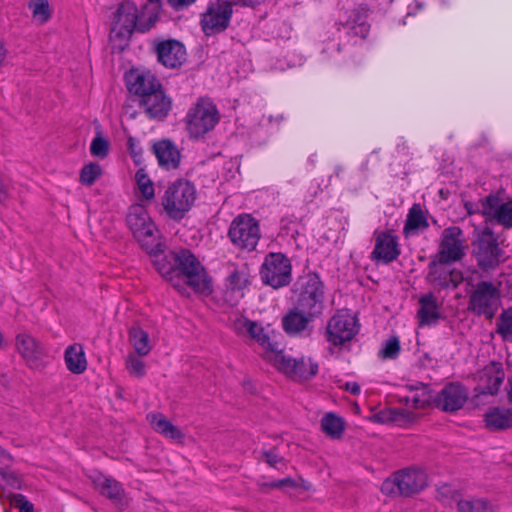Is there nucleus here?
I'll list each match as a JSON object with an SVG mask.
<instances>
[{"instance_id":"nucleus-1","label":"nucleus","mask_w":512,"mask_h":512,"mask_svg":"<svg viewBox=\"0 0 512 512\" xmlns=\"http://www.w3.org/2000/svg\"><path fill=\"white\" fill-rule=\"evenodd\" d=\"M172 258L175 259L179 272L177 281L174 282V288L181 294L186 293L187 287L197 293L208 294L212 291L211 281L193 253L187 249H180Z\"/></svg>"},{"instance_id":"nucleus-2","label":"nucleus","mask_w":512,"mask_h":512,"mask_svg":"<svg viewBox=\"0 0 512 512\" xmlns=\"http://www.w3.org/2000/svg\"><path fill=\"white\" fill-rule=\"evenodd\" d=\"M220 121V113L215 103L208 97H200L193 103L184 118L190 138L199 139L212 131Z\"/></svg>"},{"instance_id":"nucleus-3","label":"nucleus","mask_w":512,"mask_h":512,"mask_svg":"<svg viewBox=\"0 0 512 512\" xmlns=\"http://www.w3.org/2000/svg\"><path fill=\"white\" fill-rule=\"evenodd\" d=\"M297 296L295 307L302 312H310L316 316L324 307V283L316 272H308L299 276L293 285Z\"/></svg>"},{"instance_id":"nucleus-4","label":"nucleus","mask_w":512,"mask_h":512,"mask_svg":"<svg viewBox=\"0 0 512 512\" xmlns=\"http://www.w3.org/2000/svg\"><path fill=\"white\" fill-rule=\"evenodd\" d=\"M263 356L266 362L296 382L308 381L318 372V363L307 354H263Z\"/></svg>"},{"instance_id":"nucleus-5","label":"nucleus","mask_w":512,"mask_h":512,"mask_svg":"<svg viewBox=\"0 0 512 512\" xmlns=\"http://www.w3.org/2000/svg\"><path fill=\"white\" fill-rule=\"evenodd\" d=\"M196 195L195 186L190 181L177 179L167 186L161 205L170 218L181 220L193 206Z\"/></svg>"},{"instance_id":"nucleus-6","label":"nucleus","mask_w":512,"mask_h":512,"mask_svg":"<svg viewBox=\"0 0 512 512\" xmlns=\"http://www.w3.org/2000/svg\"><path fill=\"white\" fill-rule=\"evenodd\" d=\"M147 17L133 2H124L119 5L112 22L111 39L128 40L134 30L144 33L148 30L141 29V22H146Z\"/></svg>"},{"instance_id":"nucleus-7","label":"nucleus","mask_w":512,"mask_h":512,"mask_svg":"<svg viewBox=\"0 0 512 512\" xmlns=\"http://www.w3.org/2000/svg\"><path fill=\"white\" fill-rule=\"evenodd\" d=\"M260 277L264 284L274 289L288 286L292 280V264L283 253H268L260 268Z\"/></svg>"},{"instance_id":"nucleus-8","label":"nucleus","mask_w":512,"mask_h":512,"mask_svg":"<svg viewBox=\"0 0 512 512\" xmlns=\"http://www.w3.org/2000/svg\"><path fill=\"white\" fill-rule=\"evenodd\" d=\"M472 246L473 255L481 269H494L501 262L504 252L490 227L486 226L477 231Z\"/></svg>"},{"instance_id":"nucleus-9","label":"nucleus","mask_w":512,"mask_h":512,"mask_svg":"<svg viewBox=\"0 0 512 512\" xmlns=\"http://www.w3.org/2000/svg\"><path fill=\"white\" fill-rule=\"evenodd\" d=\"M500 304L499 288L490 281H481L469 296L468 310L478 316L492 319Z\"/></svg>"},{"instance_id":"nucleus-10","label":"nucleus","mask_w":512,"mask_h":512,"mask_svg":"<svg viewBox=\"0 0 512 512\" xmlns=\"http://www.w3.org/2000/svg\"><path fill=\"white\" fill-rule=\"evenodd\" d=\"M261 237L259 222L249 214H240L233 219L228 238L241 250H255Z\"/></svg>"},{"instance_id":"nucleus-11","label":"nucleus","mask_w":512,"mask_h":512,"mask_svg":"<svg viewBox=\"0 0 512 512\" xmlns=\"http://www.w3.org/2000/svg\"><path fill=\"white\" fill-rule=\"evenodd\" d=\"M359 328L356 315L349 310H339L328 321L327 341L334 346L344 345L357 335Z\"/></svg>"},{"instance_id":"nucleus-12","label":"nucleus","mask_w":512,"mask_h":512,"mask_svg":"<svg viewBox=\"0 0 512 512\" xmlns=\"http://www.w3.org/2000/svg\"><path fill=\"white\" fill-rule=\"evenodd\" d=\"M126 222L137 241L151 252L156 241L155 225L147 210L141 205L131 206Z\"/></svg>"},{"instance_id":"nucleus-13","label":"nucleus","mask_w":512,"mask_h":512,"mask_svg":"<svg viewBox=\"0 0 512 512\" xmlns=\"http://www.w3.org/2000/svg\"><path fill=\"white\" fill-rule=\"evenodd\" d=\"M465 256L463 232L458 226L445 228L441 234V241L437 258L440 264H450L460 261Z\"/></svg>"},{"instance_id":"nucleus-14","label":"nucleus","mask_w":512,"mask_h":512,"mask_svg":"<svg viewBox=\"0 0 512 512\" xmlns=\"http://www.w3.org/2000/svg\"><path fill=\"white\" fill-rule=\"evenodd\" d=\"M232 5L228 1L217 0L208 5L201 16V27L206 35L224 31L232 16Z\"/></svg>"},{"instance_id":"nucleus-15","label":"nucleus","mask_w":512,"mask_h":512,"mask_svg":"<svg viewBox=\"0 0 512 512\" xmlns=\"http://www.w3.org/2000/svg\"><path fill=\"white\" fill-rule=\"evenodd\" d=\"M374 249L371 260L375 263L389 264L401 254L399 237L392 230L374 232Z\"/></svg>"},{"instance_id":"nucleus-16","label":"nucleus","mask_w":512,"mask_h":512,"mask_svg":"<svg viewBox=\"0 0 512 512\" xmlns=\"http://www.w3.org/2000/svg\"><path fill=\"white\" fill-rule=\"evenodd\" d=\"M139 107L150 120L163 121L172 109V99L161 86L145 98L139 99Z\"/></svg>"},{"instance_id":"nucleus-17","label":"nucleus","mask_w":512,"mask_h":512,"mask_svg":"<svg viewBox=\"0 0 512 512\" xmlns=\"http://www.w3.org/2000/svg\"><path fill=\"white\" fill-rule=\"evenodd\" d=\"M159 63L169 69L180 68L186 61L185 46L174 39L163 40L155 46Z\"/></svg>"},{"instance_id":"nucleus-18","label":"nucleus","mask_w":512,"mask_h":512,"mask_svg":"<svg viewBox=\"0 0 512 512\" xmlns=\"http://www.w3.org/2000/svg\"><path fill=\"white\" fill-rule=\"evenodd\" d=\"M482 214L505 228H512V201L500 203L498 197L488 195L481 201Z\"/></svg>"},{"instance_id":"nucleus-19","label":"nucleus","mask_w":512,"mask_h":512,"mask_svg":"<svg viewBox=\"0 0 512 512\" xmlns=\"http://www.w3.org/2000/svg\"><path fill=\"white\" fill-rule=\"evenodd\" d=\"M125 78L128 91L139 99L145 98L162 86L156 76L149 71H130Z\"/></svg>"},{"instance_id":"nucleus-20","label":"nucleus","mask_w":512,"mask_h":512,"mask_svg":"<svg viewBox=\"0 0 512 512\" xmlns=\"http://www.w3.org/2000/svg\"><path fill=\"white\" fill-rule=\"evenodd\" d=\"M478 383L475 391L478 395H494L498 392L505 374L500 363L492 361L478 373Z\"/></svg>"},{"instance_id":"nucleus-21","label":"nucleus","mask_w":512,"mask_h":512,"mask_svg":"<svg viewBox=\"0 0 512 512\" xmlns=\"http://www.w3.org/2000/svg\"><path fill=\"white\" fill-rule=\"evenodd\" d=\"M467 398L468 393L462 385L451 383L435 395L434 404L443 411L454 412L462 408Z\"/></svg>"},{"instance_id":"nucleus-22","label":"nucleus","mask_w":512,"mask_h":512,"mask_svg":"<svg viewBox=\"0 0 512 512\" xmlns=\"http://www.w3.org/2000/svg\"><path fill=\"white\" fill-rule=\"evenodd\" d=\"M399 495L410 496L418 493L427 486V474L416 468L397 472Z\"/></svg>"},{"instance_id":"nucleus-23","label":"nucleus","mask_w":512,"mask_h":512,"mask_svg":"<svg viewBox=\"0 0 512 512\" xmlns=\"http://www.w3.org/2000/svg\"><path fill=\"white\" fill-rule=\"evenodd\" d=\"M447 264H440L439 260L432 261L428 266L427 280L440 288H456L462 281V274L458 270H451Z\"/></svg>"},{"instance_id":"nucleus-24","label":"nucleus","mask_w":512,"mask_h":512,"mask_svg":"<svg viewBox=\"0 0 512 512\" xmlns=\"http://www.w3.org/2000/svg\"><path fill=\"white\" fill-rule=\"evenodd\" d=\"M417 319L420 326L436 325L441 318V304L433 293L420 296Z\"/></svg>"},{"instance_id":"nucleus-25","label":"nucleus","mask_w":512,"mask_h":512,"mask_svg":"<svg viewBox=\"0 0 512 512\" xmlns=\"http://www.w3.org/2000/svg\"><path fill=\"white\" fill-rule=\"evenodd\" d=\"M153 152L162 168L167 170L178 168L181 154L171 140L163 139L156 142L153 145Z\"/></svg>"},{"instance_id":"nucleus-26","label":"nucleus","mask_w":512,"mask_h":512,"mask_svg":"<svg viewBox=\"0 0 512 512\" xmlns=\"http://www.w3.org/2000/svg\"><path fill=\"white\" fill-rule=\"evenodd\" d=\"M94 488L103 496L109 498L115 503H121L124 497V489L122 485L99 472H95L89 476Z\"/></svg>"},{"instance_id":"nucleus-27","label":"nucleus","mask_w":512,"mask_h":512,"mask_svg":"<svg viewBox=\"0 0 512 512\" xmlns=\"http://www.w3.org/2000/svg\"><path fill=\"white\" fill-rule=\"evenodd\" d=\"M147 420L152 429L163 437L179 443L184 441V433L181 431V429L175 426L162 413L148 414Z\"/></svg>"},{"instance_id":"nucleus-28","label":"nucleus","mask_w":512,"mask_h":512,"mask_svg":"<svg viewBox=\"0 0 512 512\" xmlns=\"http://www.w3.org/2000/svg\"><path fill=\"white\" fill-rule=\"evenodd\" d=\"M315 317L316 315L310 312H302L294 306L282 318V326L287 334L299 335L307 329Z\"/></svg>"},{"instance_id":"nucleus-29","label":"nucleus","mask_w":512,"mask_h":512,"mask_svg":"<svg viewBox=\"0 0 512 512\" xmlns=\"http://www.w3.org/2000/svg\"><path fill=\"white\" fill-rule=\"evenodd\" d=\"M415 418L414 413L404 408H386L378 412H374L370 416V420L381 424H395L404 426L412 422Z\"/></svg>"},{"instance_id":"nucleus-30","label":"nucleus","mask_w":512,"mask_h":512,"mask_svg":"<svg viewBox=\"0 0 512 512\" xmlns=\"http://www.w3.org/2000/svg\"><path fill=\"white\" fill-rule=\"evenodd\" d=\"M435 395L427 385L409 386L408 393L400 398L406 406L419 409L434 403Z\"/></svg>"},{"instance_id":"nucleus-31","label":"nucleus","mask_w":512,"mask_h":512,"mask_svg":"<svg viewBox=\"0 0 512 512\" xmlns=\"http://www.w3.org/2000/svg\"><path fill=\"white\" fill-rule=\"evenodd\" d=\"M429 227L428 220L420 206V204H413L409 209L405 225L403 227V234L405 237L418 235Z\"/></svg>"},{"instance_id":"nucleus-32","label":"nucleus","mask_w":512,"mask_h":512,"mask_svg":"<svg viewBox=\"0 0 512 512\" xmlns=\"http://www.w3.org/2000/svg\"><path fill=\"white\" fill-rule=\"evenodd\" d=\"M368 9L359 6L350 11L345 27L352 31L353 35L365 39L370 31V25L367 23Z\"/></svg>"},{"instance_id":"nucleus-33","label":"nucleus","mask_w":512,"mask_h":512,"mask_svg":"<svg viewBox=\"0 0 512 512\" xmlns=\"http://www.w3.org/2000/svg\"><path fill=\"white\" fill-rule=\"evenodd\" d=\"M176 255V251L168 254H155L153 264L156 270L174 286L179 274L175 259L172 256Z\"/></svg>"},{"instance_id":"nucleus-34","label":"nucleus","mask_w":512,"mask_h":512,"mask_svg":"<svg viewBox=\"0 0 512 512\" xmlns=\"http://www.w3.org/2000/svg\"><path fill=\"white\" fill-rule=\"evenodd\" d=\"M486 426L491 430L506 429L512 425V409L493 408L485 414Z\"/></svg>"},{"instance_id":"nucleus-35","label":"nucleus","mask_w":512,"mask_h":512,"mask_svg":"<svg viewBox=\"0 0 512 512\" xmlns=\"http://www.w3.org/2000/svg\"><path fill=\"white\" fill-rule=\"evenodd\" d=\"M129 341L135 352H149L154 343L149 333L137 323L129 328Z\"/></svg>"},{"instance_id":"nucleus-36","label":"nucleus","mask_w":512,"mask_h":512,"mask_svg":"<svg viewBox=\"0 0 512 512\" xmlns=\"http://www.w3.org/2000/svg\"><path fill=\"white\" fill-rule=\"evenodd\" d=\"M323 432L332 439H340L345 430V421L335 413H326L321 419Z\"/></svg>"},{"instance_id":"nucleus-37","label":"nucleus","mask_w":512,"mask_h":512,"mask_svg":"<svg viewBox=\"0 0 512 512\" xmlns=\"http://www.w3.org/2000/svg\"><path fill=\"white\" fill-rule=\"evenodd\" d=\"M28 8L31 11L33 20L38 25H44L52 16V10L48 0H30L28 2Z\"/></svg>"},{"instance_id":"nucleus-38","label":"nucleus","mask_w":512,"mask_h":512,"mask_svg":"<svg viewBox=\"0 0 512 512\" xmlns=\"http://www.w3.org/2000/svg\"><path fill=\"white\" fill-rule=\"evenodd\" d=\"M245 327L249 335L256 340L262 347H267L269 352H282L281 349L274 348L270 343V337L265 329L258 323L246 321Z\"/></svg>"},{"instance_id":"nucleus-39","label":"nucleus","mask_w":512,"mask_h":512,"mask_svg":"<svg viewBox=\"0 0 512 512\" xmlns=\"http://www.w3.org/2000/svg\"><path fill=\"white\" fill-rule=\"evenodd\" d=\"M161 9V0H146L141 8L148 20L141 22L142 30H150L158 20L159 11Z\"/></svg>"},{"instance_id":"nucleus-40","label":"nucleus","mask_w":512,"mask_h":512,"mask_svg":"<svg viewBox=\"0 0 512 512\" xmlns=\"http://www.w3.org/2000/svg\"><path fill=\"white\" fill-rule=\"evenodd\" d=\"M455 501L459 512H490L488 503L482 499L457 498Z\"/></svg>"},{"instance_id":"nucleus-41","label":"nucleus","mask_w":512,"mask_h":512,"mask_svg":"<svg viewBox=\"0 0 512 512\" xmlns=\"http://www.w3.org/2000/svg\"><path fill=\"white\" fill-rule=\"evenodd\" d=\"M102 167L94 162L86 164L80 170L79 181L85 186H92L101 176Z\"/></svg>"},{"instance_id":"nucleus-42","label":"nucleus","mask_w":512,"mask_h":512,"mask_svg":"<svg viewBox=\"0 0 512 512\" xmlns=\"http://www.w3.org/2000/svg\"><path fill=\"white\" fill-rule=\"evenodd\" d=\"M135 179L142 197L149 201L154 199V184L150 180L144 169L141 168L136 172Z\"/></svg>"},{"instance_id":"nucleus-43","label":"nucleus","mask_w":512,"mask_h":512,"mask_svg":"<svg viewBox=\"0 0 512 512\" xmlns=\"http://www.w3.org/2000/svg\"><path fill=\"white\" fill-rule=\"evenodd\" d=\"M145 354H129L126 359V368L128 372L135 377H141L146 372Z\"/></svg>"},{"instance_id":"nucleus-44","label":"nucleus","mask_w":512,"mask_h":512,"mask_svg":"<svg viewBox=\"0 0 512 512\" xmlns=\"http://www.w3.org/2000/svg\"><path fill=\"white\" fill-rule=\"evenodd\" d=\"M497 331L504 340H512V308L505 309L501 313L497 323Z\"/></svg>"},{"instance_id":"nucleus-45","label":"nucleus","mask_w":512,"mask_h":512,"mask_svg":"<svg viewBox=\"0 0 512 512\" xmlns=\"http://www.w3.org/2000/svg\"><path fill=\"white\" fill-rule=\"evenodd\" d=\"M68 370L75 374L84 372L87 368L85 354H64Z\"/></svg>"},{"instance_id":"nucleus-46","label":"nucleus","mask_w":512,"mask_h":512,"mask_svg":"<svg viewBox=\"0 0 512 512\" xmlns=\"http://www.w3.org/2000/svg\"><path fill=\"white\" fill-rule=\"evenodd\" d=\"M247 284V272L244 270H234L227 279V286L231 291L241 292Z\"/></svg>"},{"instance_id":"nucleus-47","label":"nucleus","mask_w":512,"mask_h":512,"mask_svg":"<svg viewBox=\"0 0 512 512\" xmlns=\"http://www.w3.org/2000/svg\"><path fill=\"white\" fill-rule=\"evenodd\" d=\"M15 346L18 352H36L39 349L37 341L26 333H20L16 336Z\"/></svg>"},{"instance_id":"nucleus-48","label":"nucleus","mask_w":512,"mask_h":512,"mask_svg":"<svg viewBox=\"0 0 512 512\" xmlns=\"http://www.w3.org/2000/svg\"><path fill=\"white\" fill-rule=\"evenodd\" d=\"M109 152V143L108 141L101 137H95L90 145V153L98 158H105Z\"/></svg>"},{"instance_id":"nucleus-49","label":"nucleus","mask_w":512,"mask_h":512,"mask_svg":"<svg viewBox=\"0 0 512 512\" xmlns=\"http://www.w3.org/2000/svg\"><path fill=\"white\" fill-rule=\"evenodd\" d=\"M127 150L135 164H140L142 162V148L138 145L137 140L132 136L128 137Z\"/></svg>"},{"instance_id":"nucleus-50","label":"nucleus","mask_w":512,"mask_h":512,"mask_svg":"<svg viewBox=\"0 0 512 512\" xmlns=\"http://www.w3.org/2000/svg\"><path fill=\"white\" fill-rule=\"evenodd\" d=\"M381 491L382 493L388 496H394L399 494L397 473H395L392 478H388L382 483Z\"/></svg>"},{"instance_id":"nucleus-51","label":"nucleus","mask_w":512,"mask_h":512,"mask_svg":"<svg viewBox=\"0 0 512 512\" xmlns=\"http://www.w3.org/2000/svg\"><path fill=\"white\" fill-rule=\"evenodd\" d=\"M12 503L20 510V512H33V504L21 494L14 495Z\"/></svg>"},{"instance_id":"nucleus-52","label":"nucleus","mask_w":512,"mask_h":512,"mask_svg":"<svg viewBox=\"0 0 512 512\" xmlns=\"http://www.w3.org/2000/svg\"><path fill=\"white\" fill-rule=\"evenodd\" d=\"M26 364L32 369H41L42 363L38 357V354H22Z\"/></svg>"},{"instance_id":"nucleus-53","label":"nucleus","mask_w":512,"mask_h":512,"mask_svg":"<svg viewBox=\"0 0 512 512\" xmlns=\"http://www.w3.org/2000/svg\"><path fill=\"white\" fill-rule=\"evenodd\" d=\"M400 349L399 340L396 337H392L387 340L385 347L381 352H398Z\"/></svg>"},{"instance_id":"nucleus-54","label":"nucleus","mask_w":512,"mask_h":512,"mask_svg":"<svg viewBox=\"0 0 512 512\" xmlns=\"http://www.w3.org/2000/svg\"><path fill=\"white\" fill-rule=\"evenodd\" d=\"M196 0H168L169 5L175 10H182L192 5Z\"/></svg>"},{"instance_id":"nucleus-55","label":"nucleus","mask_w":512,"mask_h":512,"mask_svg":"<svg viewBox=\"0 0 512 512\" xmlns=\"http://www.w3.org/2000/svg\"><path fill=\"white\" fill-rule=\"evenodd\" d=\"M343 388L353 395H358L361 391L360 386L357 382H346Z\"/></svg>"},{"instance_id":"nucleus-56","label":"nucleus","mask_w":512,"mask_h":512,"mask_svg":"<svg viewBox=\"0 0 512 512\" xmlns=\"http://www.w3.org/2000/svg\"><path fill=\"white\" fill-rule=\"evenodd\" d=\"M264 456H265L267 463L270 464L271 466H276L281 460V458L278 457V455L272 451L265 452Z\"/></svg>"},{"instance_id":"nucleus-57","label":"nucleus","mask_w":512,"mask_h":512,"mask_svg":"<svg viewBox=\"0 0 512 512\" xmlns=\"http://www.w3.org/2000/svg\"><path fill=\"white\" fill-rule=\"evenodd\" d=\"M292 485H293V481L291 478H284V479H281V480L271 483L270 486L273 488H282V487L292 486Z\"/></svg>"},{"instance_id":"nucleus-58","label":"nucleus","mask_w":512,"mask_h":512,"mask_svg":"<svg viewBox=\"0 0 512 512\" xmlns=\"http://www.w3.org/2000/svg\"><path fill=\"white\" fill-rule=\"evenodd\" d=\"M8 184L0 179V202L5 201L9 197Z\"/></svg>"},{"instance_id":"nucleus-59","label":"nucleus","mask_w":512,"mask_h":512,"mask_svg":"<svg viewBox=\"0 0 512 512\" xmlns=\"http://www.w3.org/2000/svg\"><path fill=\"white\" fill-rule=\"evenodd\" d=\"M64 352H66V353L83 352V346L79 343H74V344L67 346Z\"/></svg>"},{"instance_id":"nucleus-60","label":"nucleus","mask_w":512,"mask_h":512,"mask_svg":"<svg viewBox=\"0 0 512 512\" xmlns=\"http://www.w3.org/2000/svg\"><path fill=\"white\" fill-rule=\"evenodd\" d=\"M236 4H242L244 6H255L264 2L265 0H234Z\"/></svg>"},{"instance_id":"nucleus-61","label":"nucleus","mask_w":512,"mask_h":512,"mask_svg":"<svg viewBox=\"0 0 512 512\" xmlns=\"http://www.w3.org/2000/svg\"><path fill=\"white\" fill-rule=\"evenodd\" d=\"M7 55V49L2 40H0V67L2 66Z\"/></svg>"},{"instance_id":"nucleus-62","label":"nucleus","mask_w":512,"mask_h":512,"mask_svg":"<svg viewBox=\"0 0 512 512\" xmlns=\"http://www.w3.org/2000/svg\"><path fill=\"white\" fill-rule=\"evenodd\" d=\"M1 475L3 476L4 479H7V481L11 484H14V482L16 481V477L12 472L2 471Z\"/></svg>"},{"instance_id":"nucleus-63","label":"nucleus","mask_w":512,"mask_h":512,"mask_svg":"<svg viewBox=\"0 0 512 512\" xmlns=\"http://www.w3.org/2000/svg\"><path fill=\"white\" fill-rule=\"evenodd\" d=\"M509 388H508V398L509 401L512 403V379L508 382Z\"/></svg>"},{"instance_id":"nucleus-64","label":"nucleus","mask_w":512,"mask_h":512,"mask_svg":"<svg viewBox=\"0 0 512 512\" xmlns=\"http://www.w3.org/2000/svg\"><path fill=\"white\" fill-rule=\"evenodd\" d=\"M341 172H343V168H342V167H340V166L336 167V169H335V175H336L337 177H339V176H340V173H341Z\"/></svg>"}]
</instances>
